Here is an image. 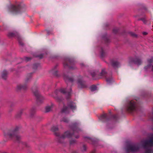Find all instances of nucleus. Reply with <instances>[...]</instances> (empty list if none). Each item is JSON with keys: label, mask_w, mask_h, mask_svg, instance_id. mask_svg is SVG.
<instances>
[{"label": "nucleus", "mask_w": 153, "mask_h": 153, "mask_svg": "<svg viewBox=\"0 0 153 153\" xmlns=\"http://www.w3.org/2000/svg\"><path fill=\"white\" fill-rule=\"evenodd\" d=\"M8 74V72L6 70H4L2 72V78L4 79H6L7 76Z\"/></svg>", "instance_id": "obj_22"}, {"label": "nucleus", "mask_w": 153, "mask_h": 153, "mask_svg": "<svg viewBox=\"0 0 153 153\" xmlns=\"http://www.w3.org/2000/svg\"><path fill=\"white\" fill-rule=\"evenodd\" d=\"M18 128H16L14 130L10 131L7 134H5V136L7 137L11 138L18 141L20 140L21 137L18 134Z\"/></svg>", "instance_id": "obj_3"}, {"label": "nucleus", "mask_w": 153, "mask_h": 153, "mask_svg": "<svg viewBox=\"0 0 153 153\" xmlns=\"http://www.w3.org/2000/svg\"><path fill=\"white\" fill-rule=\"evenodd\" d=\"M74 63V61L73 60L68 59V60L67 62V61H66L64 62V66L65 68L68 67L70 69H74L75 68H73L71 66V65H72Z\"/></svg>", "instance_id": "obj_9"}, {"label": "nucleus", "mask_w": 153, "mask_h": 153, "mask_svg": "<svg viewBox=\"0 0 153 153\" xmlns=\"http://www.w3.org/2000/svg\"><path fill=\"white\" fill-rule=\"evenodd\" d=\"M74 153V152H73V153Z\"/></svg>", "instance_id": "obj_49"}, {"label": "nucleus", "mask_w": 153, "mask_h": 153, "mask_svg": "<svg viewBox=\"0 0 153 153\" xmlns=\"http://www.w3.org/2000/svg\"><path fill=\"white\" fill-rule=\"evenodd\" d=\"M43 55L42 54L40 55L38 57H39V58L40 59H42L43 57Z\"/></svg>", "instance_id": "obj_39"}, {"label": "nucleus", "mask_w": 153, "mask_h": 153, "mask_svg": "<svg viewBox=\"0 0 153 153\" xmlns=\"http://www.w3.org/2000/svg\"><path fill=\"white\" fill-rule=\"evenodd\" d=\"M78 87L79 88H86L87 85L85 82L82 80V77H80L78 79L77 82Z\"/></svg>", "instance_id": "obj_11"}, {"label": "nucleus", "mask_w": 153, "mask_h": 153, "mask_svg": "<svg viewBox=\"0 0 153 153\" xmlns=\"http://www.w3.org/2000/svg\"><path fill=\"white\" fill-rule=\"evenodd\" d=\"M84 139L85 141H87L88 143H91L94 145H95L97 141V139L92 138L87 136L85 137Z\"/></svg>", "instance_id": "obj_13"}, {"label": "nucleus", "mask_w": 153, "mask_h": 153, "mask_svg": "<svg viewBox=\"0 0 153 153\" xmlns=\"http://www.w3.org/2000/svg\"><path fill=\"white\" fill-rule=\"evenodd\" d=\"M108 26V23H106V25H105V26H106V29H107V26Z\"/></svg>", "instance_id": "obj_42"}, {"label": "nucleus", "mask_w": 153, "mask_h": 153, "mask_svg": "<svg viewBox=\"0 0 153 153\" xmlns=\"http://www.w3.org/2000/svg\"><path fill=\"white\" fill-rule=\"evenodd\" d=\"M19 44L21 45V46H23V43L22 42H20V41H19Z\"/></svg>", "instance_id": "obj_41"}, {"label": "nucleus", "mask_w": 153, "mask_h": 153, "mask_svg": "<svg viewBox=\"0 0 153 153\" xmlns=\"http://www.w3.org/2000/svg\"><path fill=\"white\" fill-rule=\"evenodd\" d=\"M81 65L82 66H83V65H84L83 63H81Z\"/></svg>", "instance_id": "obj_44"}, {"label": "nucleus", "mask_w": 153, "mask_h": 153, "mask_svg": "<svg viewBox=\"0 0 153 153\" xmlns=\"http://www.w3.org/2000/svg\"><path fill=\"white\" fill-rule=\"evenodd\" d=\"M128 33L133 37L137 38L138 37L137 35L134 32H129Z\"/></svg>", "instance_id": "obj_23"}, {"label": "nucleus", "mask_w": 153, "mask_h": 153, "mask_svg": "<svg viewBox=\"0 0 153 153\" xmlns=\"http://www.w3.org/2000/svg\"><path fill=\"white\" fill-rule=\"evenodd\" d=\"M76 143V141L74 140H71L70 141V144L71 145L74 144Z\"/></svg>", "instance_id": "obj_34"}, {"label": "nucleus", "mask_w": 153, "mask_h": 153, "mask_svg": "<svg viewBox=\"0 0 153 153\" xmlns=\"http://www.w3.org/2000/svg\"><path fill=\"white\" fill-rule=\"evenodd\" d=\"M119 30V28H114L113 29V32L114 33L117 34L118 33Z\"/></svg>", "instance_id": "obj_27"}, {"label": "nucleus", "mask_w": 153, "mask_h": 153, "mask_svg": "<svg viewBox=\"0 0 153 153\" xmlns=\"http://www.w3.org/2000/svg\"><path fill=\"white\" fill-rule=\"evenodd\" d=\"M74 110L76 108L75 104L71 101L69 102L68 103V107L64 106L62 110V113H67L68 112L69 108Z\"/></svg>", "instance_id": "obj_4"}, {"label": "nucleus", "mask_w": 153, "mask_h": 153, "mask_svg": "<svg viewBox=\"0 0 153 153\" xmlns=\"http://www.w3.org/2000/svg\"><path fill=\"white\" fill-rule=\"evenodd\" d=\"M91 75L93 78L96 75V73L94 71H93L91 73Z\"/></svg>", "instance_id": "obj_29"}, {"label": "nucleus", "mask_w": 153, "mask_h": 153, "mask_svg": "<svg viewBox=\"0 0 153 153\" xmlns=\"http://www.w3.org/2000/svg\"><path fill=\"white\" fill-rule=\"evenodd\" d=\"M152 62V60L150 59L149 61V64L147 65L144 67V68L146 69H148V68H150L151 66V63Z\"/></svg>", "instance_id": "obj_24"}, {"label": "nucleus", "mask_w": 153, "mask_h": 153, "mask_svg": "<svg viewBox=\"0 0 153 153\" xmlns=\"http://www.w3.org/2000/svg\"><path fill=\"white\" fill-rule=\"evenodd\" d=\"M33 91L35 96L37 98V102L39 103H42L44 100V97L40 94L37 90L34 91Z\"/></svg>", "instance_id": "obj_6"}, {"label": "nucleus", "mask_w": 153, "mask_h": 153, "mask_svg": "<svg viewBox=\"0 0 153 153\" xmlns=\"http://www.w3.org/2000/svg\"><path fill=\"white\" fill-rule=\"evenodd\" d=\"M105 74V69H102V70L101 72L100 73L101 75L102 76V75H104Z\"/></svg>", "instance_id": "obj_37"}, {"label": "nucleus", "mask_w": 153, "mask_h": 153, "mask_svg": "<svg viewBox=\"0 0 153 153\" xmlns=\"http://www.w3.org/2000/svg\"><path fill=\"white\" fill-rule=\"evenodd\" d=\"M27 87V85L25 84L24 85H22L21 84L18 85L16 87V89L17 90H25Z\"/></svg>", "instance_id": "obj_15"}, {"label": "nucleus", "mask_w": 153, "mask_h": 153, "mask_svg": "<svg viewBox=\"0 0 153 153\" xmlns=\"http://www.w3.org/2000/svg\"><path fill=\"white\" fill-rule=\"evenodd\" d=\"M111 117L112 119H113L115 120H116L118 117L116 115H111Z\"/></svg>", "instance_id": "obj_31"}, {"label": "nucleus", "mask_w": 153, "mask_h": 153, "mask_svg": "<svg viewBox=\"0 0 153 153\" xmlns=\"http://www.w3.org/2000/svg\"><path fill=\"white\" fill-rule=\"evenodd\" d=\"M105 118H106V120H107V115H106V117H105Z\"/></svg>", "instance_id": "obj_45"}, {"label": "nucleus", "mask_w": 153, "mask_h": 153, "mask_svg": "<svg viewBox=\"0 0 153 153\" xmlns=\"http://www.w3.org/2000/svg\"><path fill=\"white\" fill-rule=\"evenodd\" d=\"M47 33H48V34H50V33H49V31H48V30L47 31Z\"/></svg>", "instance_id": "obj_43"}, {"label": "nucleus", "mask_w": 153, "mask_h": 153, "mask_svg": "<svg viewBox=\"0 0 153 153\" xmlns=\"http://www.w3.org/2000/svg\"><path fill=\"white\" fill-rule=\"evenodd\" d=\"M147 34V33L146 32H144L143 33V34L144 35H146Z\"/></svg>", "instance_id": "obj_40"}, {"label": "nucleus", "mask_w": 153, "mask_h": 153, "mask_svg": "<svg viewBox=\"0 0 153 153\" xmlns=\"http://www.w3.org/2000/svg\"><path fill=\"white\" fill-rule=\"evenodd\" d=\"M20 6H15L14 5H11L9 7V9L12 13H17L19 12Z\"/></svg>", "instance_id": "obj_10"}, {"label": "nucleus", "mask_w": 153, "mask_h": 153, "mask_svg": "<svg viewBox=\"0 0 153 153\" xmlns=\"http://www.w3.org/2000/svg\"><path fill=\"white\" fill-rule=\"evenodd\" d=\"M78 123L75 122L74 123L71 125L72 129L70 131H68L65 132L62 136H60L59 134L57 132L58 131V128L57 126H53L51 128L52 131L54 132L55 135L57 137V141L60 143H62L64 139L66 138H69L73 135H74L75 137L78 138L79 136L76 135L81 130L77 127Z\"/></svg>", "instance_id": "obj_1"}, {"label": "nucleus", "mask_w": 153, "mask_h": 153, "mask_svg": "<svg viewBox=\"0 0 153 153\" xmlns=\"http://www.w3.org/2000/svg\"><path fill=\"white\" fill-rule=\"evenodd\" d=\"M53 106V104H51L50 105L47 106L45 108V111L47 112L51 111Z\"/></svg>", "instance_id": "obj_19"}, {"label": "nucleus", "mask_w": 153, "mask_h": 153, "mask_svg": "<svg viewBox=\"0 0 153 153\" xmlns=\"http://www.w3.org/2000/svg\"><path fill=\"white\" fill-rule=\"evenodd\" d=\"M136 102L135 101L131 100L129 101L126 105V110L128 112H132L136 109Z\"/></svg>", "instance_id": "obj_5"}, {"label": "nucleus", "mask_w": 153, "mask_h": 153, "mask_svg": "<svg viewBox=\"0 0 153 153\" xmlns=\"http://www.w3.org/2000/svg\"><path fill=\"white\" fill-rule=\"evenodd\" d=\"M64 78L67 84L69 83L70 84L73 80V79L72 77H69L68 76H64Z\"/></svg>", "instance_id": "obj_18"}, {"label": "nucleus", "mask_w": 153, "mask_h": 153, "mask_svg": "<svg viewBox=\"0 0 153 153\" xmlns=\"http://www.w3.org/2000/svg\"><path fill=\"white\" fill-rule=\"evenodd\" d=\"M100 57L101 59L104 60L105 56V49L104 48H102L100 51Z\"/></svg>", "instance_id": "obj_20"}, {"label": "nucleus", "mask_w": 153, "mask_h": 153, "mask_svg": "<svg viewBox=\"0 0 153 153\" xmlns=\"http://www.w3.org/2000/svg\"><path fill=\"white\" fill-rule=\"evenodd\" d=\"M140 148L139 145L137 144H128L126 145L124 149L126 153H129L130 152H136L139 150Z\"/></svg>", "instance_id": "obj_2"}, {"label": "nucleus", "mask_w": 153, "mask_h": 153, "mask_svg": "<svg viewBox=\"0 0 153 153\" xmlns=\"http://www.w3.org/2000/svg\"><path fill=\"white\" fill-rule=\"evenodd\" d=\"M91 90L92 91H94L97 90V87L95 85H92L91 87Z\"/></svg>", "instance_id": "obj_25"}, {"label": "nucleus", "mask_w": 153, "mask_h": 153, "mask_svg": "<svg viewBox=\"0 0 153 153\" xmlns=\"http://www.w3.org/2000/svg\"><path fill=\"white\" fill-rule=\"evenodd\" d=\"M28 80V79H27L26 80V81H27Z\"/></svg>", "instance_id": "obj_47"}, {"label": "nucleus", "mask_w": 153, "mask_h": 153, "mask_svg": "<svg viewBox=\"0 0 153 153\" xmlns=\"http://www.w3.org/2000/svg\"><path fill=\"white\" fill-rule=\"evenodd\" d=\"M36 111V108L35 107H33L30 110V113L31 115L35 113Z\"/></svg>", "instance_id": "obj_26"}, {"label": "nucleus", "mask_w": 153, "mask_h": 153, "mask_svg": "<svg viewBox=\"0 0 153 153\" xmlns=\"http://www.w3.org/2000/svg\"><path fill=\"white\" fill-rule=\"evenodd\" d=\"M31 59V58L30 57H27L25 58V60L26 61H29Z\"/></svg>", "instance_id": "obj_38"}, {"label": "nucleus", "mask_w": 153, "mask_h": 153, "mask_svg": "<svg viewBox=\"0 0 153 153\" xmlns=\"http://www.w3.org/2000/svg\"><path fill=\"white\" fill-rule=\"evenodd\" d=\"M146 143H147L150 147H153V135L152 137L150 139L145 141Z\"/></svg>", "instance_id": "obj_17"}, {"label": "nucleus", "mask_w": 153, "mask_h": 153, "mask_svg": "<svg viewBox=\"0 0 153 153\" xmlns=\"http://www.w3.org/2000/svg\"><path fill=\"white\" fill-rule=\"evenodd\" d=\"M143 147L144 149L143 153H153V149L151 148L147 143L144 142Z\"/></svg>", "instance_id": "obj_7"}, {"label": "nucleus", "mask_w": 153, "mask_h": 153, "mask_svg": "<svg viewBox=\"0 0 153 153\" xmlns=\"http://www.w3.org/2000/svg\"><path fill=\"white\" fill-rule=\"evenodd\" d=\"M92 153H94V152H92Z\"/></svg>", "instance_id": "obj_48"}, {"label": "nucleus", "mask_w": 153, "mask_h": 153, "mask_svg": "<svg viewBox=\"0 0 153 153\" xmlns=\"http://www.w3.org/2000/svg\"><path fill=\"white\" fill-rule=\"evenodd\" d=\"M61 121L65 123H67L68 121V120L66 118L64 117L63 118V119L61 120Z\"/></svg>", "instance_id": "obj_30"}, {"label": "nucleus", "mask_w": 153, "mask_h": 153, "mask_svg": "<svg viewBox=\"0 0 153 153\" xmlns=\"http://www.w3.org/2000/svg\"><path fill=\"white\" fill-rule=\"evenodd\" d=\"M152 70L153 71V65L152 66Z\"/></svg>", "instance_id": "obj_46"}, {"label": "nucleus", "mask_w": 153, "mask_h": 153, "mask_svg": "<svg viewBox=\"0 0 153 153\" xmlns=\"http://www.w3.org/2000/svg\"><path fill=\"white\" fill-rule=\"evenodd\" d=\"M106 81L108 84H111L113 82L114 80L112 77L111 75L108 76L106 74Z\"/></svg>", "instance_id": "obj_14"}, {"label": "nucleus", "mask_w": 153, "mask_h": 153, "mask_svg": "<svg viewBox=\"0 0 153 153\" xmlns=\"http://www.w3.org/2000/svg\"><path fill=\"white\" fill-rule=\"evenodd\" d=\"M133 62L135 64L140 65L141 64L142 61L140 59L138 58H134L131 57L129 59V64L130 65Z\"/></svg>", "instance_id": "obj_8"}, {"label": "nucleus", "mask_w": 153, "mask_h": 153, "mask_svg": "<svg viewBox=\"0 0 153 153\" xmlns=\"http://www.w3.org/2000/svg\"><path fill=\"white\" fill-rule=\"evenodd\" d=\"M56 98L57 101L59 102H61L62 100V98L61 97H57Z\"/></svg>", "instance_id": "obj_35"}, {"label": "nucleus", "mask_w": 153, "mask_h": 153, "mask_svg": "<svg viewBox=\"0 0 153 153\" xmlns=\"http://www.w3.org/2000/svg\"><path fill=\"white\" fill-rule=\"evenodd\" d=\"M105 40H106V45L107 43H109L110 42V40L108 38L106 37V36Z\"/></svg>", "instance_id": "obj_36"}, {"label": "nucleus", "mask_w": 153, "mask_h": 153, "mask_svg": "<svg viewBox=\"0 0 153 153\" xmlns=\"http://www.w3.org/2000/svg\"><path fill=\"white\" fill-rule=\"evenodd\" d=\"M15 34L13 33H9L8 34V36L9 37H12L14 36Z\"/></svg>", "instance_id": "obj_33"}, {"label": "nucleus", "mask_w": 153, "mask_h": 153, "mask_svg": "<svg viewBox=\"0 0 153 153\" xmlns=\"http://www.w3.org/2000/svg\"><path fill=\"white\" fill-rule=\"evenodd\" d=\"M99 118L100 121L103 123L105 121V114L103 113L101 115Z\"/></svg>", "instance_id": "obj_21"}, {"label": "nucleus", "mask_w": 153, "mask_h": 153, "mask_svg": "<svg viewBox=\"0 0 153 153\" xmlns=\"http://www.w3.org/2000/svg\"><path fill=\"white\" fill-rule=\"evenodd\" d=\"M139 20H142L145 24H146V20L145 17L141 18L139 19Z\"/></svg>", "instance_id": "obj_28"}, {"label": "nucleus", "mask_w": 153, "mask_h": 153, "mask_svg": "<svg viewBox=\"0 0 153 153\" xmlns=\"http://www.w3.org/2000/svg\"><path fill=\"white\" fill-rule=\"evenodd\" d=\"M110 63L111 65L114 68H118L120 65V63L118 61L113 60H111Z\"/></svg>", "instance_id": "obj_16"}, {"label": "nucleus", "mask_w": 153, "mask_h": 153, "mask_svg": "<svg viewBox=\"0 0 153 153\" xmlns=\"http://www.w3.org/2000/svg\"><path fill=\"white\" fill-rule=\"evenodd\" d=\"M86 150V147L85 145H83V146L82 148V149L81 150L82 152H85Z\"/></svg>", "instance_id": "obj_32"}, {"label": "nucleus", "mask_w": 153, "mask_h": 153, "mask_svg": "<svg viewBox=\"0 0 153 153\" xmlns=\"http://www.w3.org/2000/svg\"><path fill=\"white\" fill-rule=\"evenodd\" d=\"M59 91L63 94L66 93L68 97H70L71 95V88L69 87L68 88V87H67V88L65 89L61 88L60 89Z\"/></svg>", "instance_id": "obj_12"}]
</instances>
